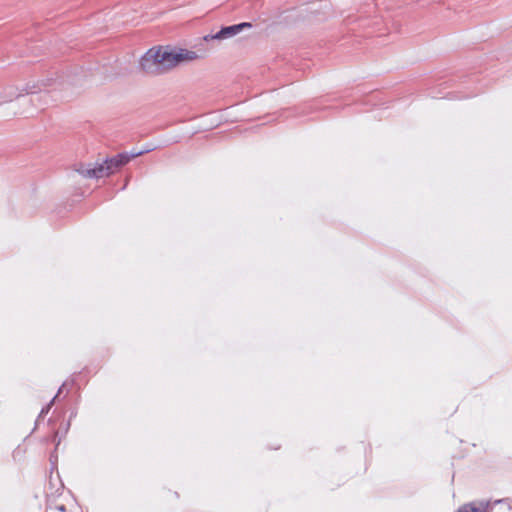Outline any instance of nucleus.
<instances>
[{
	"label": "nucleus",
	"mask_w": 512,
	"mask_h": 512,
	"mask_svg": "<svg viewBox=\"0 0 512 512\" xmlns=\"http://www.w3.org/2000/svg\"><path fill=\"white\" fill-rule=\"evenodd\" d=\"M57 398H58V395H55V396L53 397V400H52L50 403L52 404V403H53V401H54V400H56Z\"/></svg>",
	"instance_id": "obj_8"
},
{
	"label": "nucleus",
	"mask_w": 512,
	"mask_h": 512,
	"mask_svg": "<svg viewBox=\"0 0 512 512\" xmlns=\"http://www.w3.org/2000/svg\"><path fill=\"white\" fill-rule=\"evenodd\" d=\"M35 88V86H26L22 90H19L15 86H6L3 88L2 91H0V104L10 102L13 99L18 98L22 95L23 92H25L26 94L36 93L37 91L35 90Z\"/></svg>",
	"instance_id": "obj_4"
},
{
	"label": "nucleus",
	"mask_w": 512,
	"mask_h": 512,
	"mask_svg": "<svg viewBox=\"0 0 512 512\" xmlns=\"http://www.w3.org/2000/svg\"><path fill=\"white\" fill-rule=\"evenodd\" d=\"M485 508L476 506L475 504H467L462 506L457 512H484Z\"/></svg>",
	"instance_id": "obj_5"
},
{
	"label": "nucleus",
	"mask_w": 512,
	"mask_h": 512,
	"mask_svg": "<svg viewBox=\"0 0 512 512\" xmlns=\"http://www.w3.org/2000/svg\"><path fill=\"white\" fill-rule=\"evenodd\" d=\"M130 160L129 156L119 154L113 158L105 160L103 163L95 164L93 167L90 165L81 164L76 171L86 178H102L113 173L117 168L125 165Z\"/></svg>",
	"instance_id": "obj_2"
},
{
	"label": "nucleus",
	"mask_w": 512,
	"mask_h": 512,
	"mask_svg": "<svg viewBox=\"0 0 512 512\" xmlns=\"http://www.w3.org/2000/svg\"><path fill=\"white\" fill-rule=\"evenodd\" d=\"M50 406H51V403H50L46 408L42 409L41 413H46V412H48V410H49Z\"/></svg>",
	"instance_id": "obj_7"
},
{
	"label": "nucleus",
	"mask_w": 512,
	"mask_h": 512,
	"mask_svg": "<svg viewBox=\"0 0 512 512\" xmlns=\"http://www.w3.org/2000/svg\"><path fill=\"white\" fill-rule=\"evenodd\" d=\"M198 58L195 51L183 48L154 47L149 49L140 60L141 69L150 75L168 72L181 63L191 62Z\"/></svg>",
	"instance_id": "obj_1"
},
{
	"label": "nucleus",
	"mask_w": 512,
	"mask_h": 512,
	"mask_svg": "<svg viewBox=\"0 0 512 512\" xmlns=\"http://www.w3.org/2000/svg\"><path fill=\"white\" fill-rule=\"evenodd\" d=\"M46 512H78L77 510L75 511H72V510H67V507L63 504H60V505H56L54 507H50L49 509H47Z\"/></svg>",
	"instance_id": "obj_6"
},
{
	"label": "nucleus",
	"mask_w": 512,
	"mask_h": 512,
	"mask_svg": "<svg viewBox=\"0 0 512 512\" xmlns=\"http://www.w3.org/2000/svg\"><path fill=\"white\" fill-rule=\"evenodd\" d=\"M57 398H58V395H55V396L53 397V400H52L50 403L52 404V403H53V401H54V400H56Z\"/></svg>",
	"instance_id": "obj_9"
},
{
	"label": "nucleus",
	"mask_w": 512,
	"mask_h": 512,
	"mask_svg": "<svg viewBox=\"0 0 512 512\" xmlns=\"http://www.w3.org/2000/svg\"><path fill=\"white\" fill-rule=\"evenodd\" d=\"M251 26H252L251 23H248V22H243V23L236 24V25L226 26V27H223L220 31H218L215 34H208V35L204 36V40L205 41L225 40L228 38H232L235 35H237L238 33H240L241 31H243L245 28H250Z\"/></svg>",
	"instance_id": "obj_3"
},
{
	"label": "nucleus",
	"mask_w": 512,
	"mask_h": 512,
	"mask_svg": "<svg viewBox=\"0 0 512 512\" xmlns=\"http://www.w3.org/2000/svg\"><path fill=\"white\" fill-rule=\"evenodd\" d=\"M57 398H58V395H55V396L53 397V400H52L50 403L52 404V403H53V401H54V400H56Z\"/></svg>",
	"instance_id": "obj_10"
}]
</instances>
